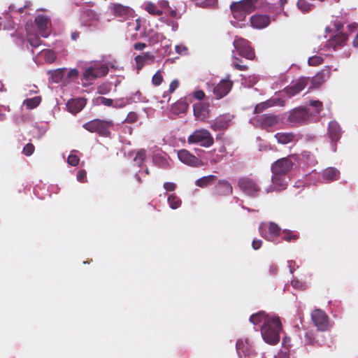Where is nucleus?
Instances as JSON below:
<instances>
[{
	"mask_svg": "<svg viewBox=\"0 0 358 358\" xmlns=\"http://www.w3.org/2000/svg\"><path fill=\"white\" fill-rule=\"evenodd\" d=\"M78 76V71L76 69H71L68 73L69 78H76Z\"/></svg>",
	"mask_w": 358,
	"mask_h": 358,
	"instance_id": "obj_60",
	"label": "nucleus"
},
{
	"mask_svg": "<svg viewBox=\"0 0 358 358\" xmlns=\"http://www.w3.org/2000/svg\"><path fill=\"white\" fill-rule=\"evenodd\" d=\"M113 15L120 18V21L124 20L130 15L131 10L127 6L121 4H113L111 7Z\"/></svg>",
	"mask_w": 358,
	"mask_h": 358,
	"instance_id": "obj_23",
	"label": "nucleus"
},
{
	"mask_svg": "<svg viewBox=\"0 0 358 358\" xmlns=\"http://www.w3.org/2000/svg\"><path fill=\"white\" fill-rule=\"evenodd\" d=\"M297 6L302 12L307 13L312 10L313 5L306 0H299Z\"/></svg>",
	"mask_w": 358,
	"mask_h": 358,
	"instance_id": "obj_38",
	"label": "nucleus"
},
{
	"mask_svg": "<svg viewBox=\"0 0 358 358\" xmlns=\"http://www.w3.org/2000/svg\"><path fill=\"white\" fill-rule=\"evenodd\" d=\"M262 241L260 239H254L252 242V247L254 250H257L259 249L262 245Z\"/></svg>",
	"mask_w": 358,
	"mask_h": 358,
	"instance_id": "obj_55",
	"label": "nucleus"
},
{
	"mask_svg": "<svg viewBox=\"0 0 358 358\" xmlns=\"http://www.w3.org/2000/svg\"><path fill=\"white\" fill-rule=\"evenodd\" d=\"M339 175L340 173L336 169L329 167L324 171L322 177L324 180L331 182L338 180L339 178Z\"/></svg>",
	"mask_w": 358,
	"mask_h": 358,
	"instance_id": "obj_30",
	"label": "nucleus"
},
{
	"mask_svg": "<svg viewBox=\"0 0 358 358\" xmlns=\"http://www.w3.org/2000/svg\"><path fill=\"white\" fill-rule=\"evenodd\" d=\"M179 86V82L178 80L175 79L173 80L170 85H169V93H172Z\"/></svg>",
	"mask_w": 358,
	"mask_h": 358,
	"instance_id": "obj_54",
	"label": "nucleus"
},
{
	"mask_svg": "<svg viewBox=\"0 0 358 358\" xmlns=\"http://www.w3.org/2000/svg\"><path fill=\"white\" fill-rule=\"evenodd\" d=\"M80 161L79 157L73 154H70L67 158V162L69 165L76 166L78 164Z\"/></svg>",
	"mask_w": 358,
	"mask_h": 358,
	"instance_id": "obj_47",
	"label": "nucleus"
},
{
	"mask_svg": "<svg viewBox=\"0 0 358 358\" xmlns=\"http://www.w3.org/2000/svg\"><path fill=\"white\" fill-rule=\"evenodd\" d=\"M258 0H241L233 2L230 6L231 12L234 17L238 20H243L255 8V3Z\"/></svg>",
	"mask_w": 358,
	"mask_h": 358,
	"instance_id": "obj_2",
	"label": "nucleus"
},
{
	"mask_svg": "<svg viewBox=\"0 0 358 358\" xmlns=\"http://www.w3.org/2000/svg\"><path fill=\"white\" fill-rule=\"evenodd\" d=\"M35 148L32 143H27L23 148L22 153L26 156L31 155L34 152Z\"/></svg>",
	"mask_w": 358,
	"mask_h": 358,
	"instance_id": "obj_48",
	"label": "nucleus"
},
{
	"mask_svg": "<svg viewBox=\"0 0 358 358\" xmlns=\"http://www.w3.org/2000/svg\"><path fill=\"white\" fill-rule=\"evenodd\" d=\"M233 44L240 56L250 60H253L255 58L254 49L250 46L248 40L236 37Z\"/></svg>",
	"mask_w": 358,
	"mask_h": 358,
	"instance_id": "obj_6",
	"label": "nucleus"
},
{
	"mask_svg": "<svg viewBox=\"0 0 358 358\" xmlns=\"http://www.w3.org/2000/svg\"><path fill=\"white\" fill-rule=\"evenodd\" d=\"M310 105L317 108V113H320L322 109V103L320 101H313Z\"/></svg>",
	"mask_w": 358,
	"mask_h": 358,
	"instance_id": "obj_56",
	"label": "nucleus"
},
{
	"mask_svg": "<svg viewBox=\"0 0 358 358\" xmlns=\"http://www.w3.org/2000/svg\"><path fill=\"white\" fill-rule=\"evenodd\" d=\"M64 76V69H57L52 74V79L54 83H59Z\"/></svg>",
	"mask_w": 358,
	"mask_h": 358,
	"instance_id": "obj_43",
	"label": "nucleus"
},
{
	"mask_svg": "<svg viewBox=\"0 0 358 358\" xmlns=\"http://www.w3.org/2000/svg\"><path fill=\"white\" fill-rule=\"evenodd\" d=\"M294 155H291L286 157H282L278 159L271 165V171L273 174H282L286 175L289 172L294 166V162L292 158Z\"/></svg>",
	"mask_w": 358,
	"mask_h": 358,
	"instance_id": "obj_10",
	"label": "nucleus"
},
{
	"mask_svg": "<svg viewBox=\"0 0 358 358\" xmlns=\"http://www.w3.org/2000/svg\"><path fill=\"white\" fill-rule=\"evenodd\" d=\"M87 172L85 170H80L77 174V180L80 182H86Z\"/></svg>",
	"mask_w": 358,
	"mask_h": 358,
	"instance_id": "obj_52",
	"label": "nucleus"
},
{
	"mask_svg": "<svg viewBox=\"0 0 358 358\" xmlns=\"http://www.w3.org/2000/svg\"><path fill=\"white\" fill-rule=\"evenodd\" d=\"M323 62V59L320 56H313L310 57L308 60V63L310 66H316L320 64H321Z\"/></svg>",
	"mask_w": 358,
	"mask_h": 358,
	"instance_id": "obj_44",
	"label": "nucleus"
},
{
	"mask_svg": "<svg viewBox=\"0 0 358 358\" xmlns=\"http://www.w3.org/2000/svg\"><path fill=\"white\" fill-rule=\"evenodd\" d=\"M310 117V113L306 108H296L289 112L287 122L294 125H301L306 123Z\"/></svg>",
	"mask_w": 358,
	"mask_h": 358,
	"instance_id": "obj_11",
	"label": "nucleus"
},
{
	"mask_svg": "<svg viewBox=\"0 0 358 358\" xmlns=\"http://www.w3.org/2000/svg\"><path fill=\"white\" fill-rule=\"evenodd\" d=\"M241 59H240L236 56L232 57L231 66L234 69L238 71H247L248 70V66L247 65L241 64Z\"/></svg>",
	"mask_w": 358,
	"mask_h": 358,
	"instance_id": "obj_36",
	"label": "nucleus"
},
{
	"mask_svg": "<svg viewBox=\"0 0 358 358\" xmlns=\"http://www.w3.org/2000/svg\"><path fill=\"white\" fill-rule=\"evenodd\" d=\"M285 101L278 98L268 99L266 101L261 102L256 105L254 109L255 114H259L274 106H284Z\"/></svg>",
	"mask_w": 358,
	"mask_h": 358,
	"instance_id": "obj_17",
	"label": "nucleus"
},
{
	"mask_svg": "<svg viewBox=\"0 0 358 358\" xmlns=\"http://www.w3.org/2000/svg\"><path fill=\"white\" fill-rule=\"evenodd\" d=\"M285 235L283 236V239L287 242L295 241L299 238L298 235L294 234L292 231H285Z\"/></svg>",
	"mask_w": 358,
	"mask_h": 358,
	"instance_id": "obj_45",
	"label": "nucleus"
},
{
	"mask_svg": "<svg viewBox=\"0 0 358 358\" xmlns=\"http://www.w3.org/2000/svg\"><path fill=\"white\" fill-rule=\"evenodd\" d=\"M27 41L30 45L34 48H37L41 45L42 41L40 37L34 34H29L27 36Z\"/></svg>",
	"mask_w": 358,
	"mask_h": 358,
	"instance_id": "obj_39",
	"label": "nucleus"
},
{
	"mask_svg": "<svg viewBox=\"0 0 358 358\" xmlns=\"http://www.w3.org/2000/svg\"><path fill=\"white\" fill-rule=\"evenodd\" d=\"M48 18L43 15H38L35 18V24L40 31H45L47 28Z\"/></svg>",
	"mask_w": 358,
	"mask_h": 358,
	"instance_id": "obj_34",
	"label": "nucleus"
},
{
	"mask_svg": "<svg viewBox=\"0 0 358 358\" xmlns=\"http://www.w3.org/2000/svg\"><path fill=\"white\" fill-rule=\"evenodd\" d=\"M310 82L309 78H301L295 83H292L290 86L285 89V92L289 96H294L302 91L308 83Z\"/></svg>",
	"mask_w": 358,
	"mask_h": 358,
	"instance_id": "obj_15",
	"label": "nucleus"
},
{
	"mask_svg": "<svg viewBox=\"0 0 358 358\" xmlns=\"http://www.w3.org/2000/svg\"><path fill=\"white\" fill-rule=\"evenodd\" d=\"M194 96L198 100H202L205 97V93L202 90H196L194 92Z\"/></svg>",
	"mask_w": 358,
	"mask_h": 358,
	"instance_id": "obj_57",
	"label": "nucleus"
},
{
	"mask_svg": "<svg viewBox=\"0 0 358 358\" xmlns=\"http://www.w3.org/2000/svg\"><path fill=\"white\" fill-rule=\"evenodd\" d=\"M155 57L150 52L135 57L134 61L136 64V69L140 71L145 65L154 62Z\"/></svg>",
	"mask_w": 358,
	"mask_h": 358,
	"instance_id": "obj_21",
	"label": "nucleus"
},
{
	"mask_svg": "<svg viewBox=\"0 0 358 358\" xmlns=\"http://www.w3.org/2000/svg\"><path fill=\"white\" fill-rule=\"evenodd\" d=\"M238 186L241 191L251 197L259 195L261 187L256 180L248 177H241L238 180Z\"/></svg>",
	"mask_w": 358,
	"mask_h": 358,
	"instance_id": "obj_5",
	"label": "nucleus"
},
{
	"mask_svg": "<svg viewBox=\"0 0 358 358\" xmlns=\"http://www.w3.org/2000/svg\"><path fill=\"white\" fill-rule=\"evenodd\" d=\"M252 121L257 127L269 131V129L278 124L280 118L278 115L268 113L257 116L254 117Z\"/></svg>",
	"mask_w": 358,
	"mask_h": 358,
	"instance_id": "obj_8",
	"label": "nucleus"
},
{
	"mask_svg": "<svg viewBox=\"0 0 358 358\" xmlns=\"http://www.w3.org/2000/svg\"><path fill=\"white\" fill-rule=\"evenodd\" d=\"M236 346L237 352L241 357L242 355L245 357L252 352L251 345L248 343V339L238 340Z\"/></svg>",
	"mask_w": 358,
	"mask_h": 358,
	"instance_id": "obj_27",
	"label": "nucleus"
},
{
	"mask_svg": "<svg viewBox=\"0 0 358 358\" xmlns=\"http://www.w3.org/2000/svg\"><path fill=\"white\" fill-rule=\"evenodd\" d=\"M167 201L170 208L174 210L178 208L182 204L181 199L176 194H170L168 196Z\"/></svg>",
	"mask_w": 358,
	"mask_h": 358,
	"instance_id": "obj_33",
	"label": "nucleus"
},
{
	"mask_svg": "<svg viewBox=\"0 0 358 358\" xmlns=\"http://www.w3.org/2000/svg\"><path fill=\"white\" fill-rule=\"evenodd\" d=\"M215 179H216L215 176L209 175L207 176H203V177L196 180L195 182V184L196 186L203 188V187H206L208 185H209Z\"/></svg>",
	"mask_w": 358,
	"mask_h": 358,
	"instance_id": "obj_31",
	"label": "nucleus"
},
{
	"mask_svg": "<svg viewBox=\"0 0 358 358\" xmlns=\"http://www.w3.org/2000/svg\"><path fill=\"white\" fill-rule=\"evenodd\" d=\"M250 23L252 27L263 29L270 23V18L264 15H255L250 17Z\"/></svg>",
	"mask_w": 358,
	"mask_h": 358,
	"instance_id": "obj_22",
	"label": "nucleus"
},
{
	"mask_svg": "<svg viewBox=\"0 0 358 358\" xmlns=\"http://www.w3.org/2000/svg\"><path fill=\"white\" fill-rule=\"evenodd\" d=\"M282 331V324L279 317H273L261 327L263 339L270 345H275L280 341V333Z\"/></svg>",
	"mask_w": 358,
	"mask_h": 358,
	"instance_id": "obj_1",
	"label": "nucleus"
},
{
	"mask_svg": "<svg viewBox=\"0 0 358 358\" xmlns=\"http://www.w3.org/2000/svg\"><path fill=\"white\" fill-rule=\"evenodd\" d=\"M329 76V72L327 70H323L318 72L314 77L310 79L313 87H319L327 78Z\"/></svg>",
	"mask_w": 358,
	"mask_h": 358,
	"instance_id": "obj_28",
	"label": "nucleus"
},
{
	"mask_svg": "<svg viewBox=\"0 0 358 358\" xmlns=\"http://www.w3.org/2000/svg\"><path fill=\"white\" fill-rule=\"evenodd\" d=\"M348 39V35L343 33L338 34L334 36L329 41V46L331 47L334 50L344 46Z\"/></svg>",
	"mask_w": 358,
	"mask_h": 358,
	"instance_id": "obj_24",
	"label": "nucleus"
},
{
	"mask_svg": "<svg viewBox=\"0 0 358 358\" xmlns=\"http://www.w3.org/2000/svg\"><path fill=\"white\" fill-rule=\"evenodd\" d=\"M232 87L233 82L230 80V76L228 75L226 79L222 80L214 86L213 92L217 99H221L231 91Z\"/></svg>",
	"mask_w": 358,
	"mask_h": 358,
	"instance_id": "obj_13",
	"label": "nucleus"
},
{
	"mask_svg": "<svg viewBox=\"0 0 358 358\" xmlns=\"http://www.w3.org/2000/svg\"><path fill=\"white\" fill-rule=\"evenodd\" d=\"M114 126L112 121L94 119L83 124V128L90 132L98 133L100 136L108 137L110 134V129Z\"/></svg>",
	"mask_w": 358,
	"mask_h": 358,
	"instance_id": "obj_3",
	"label": "nucleus"
},
{
	"mask_svg": "<svg viewBox=\"0 0 358 358\" xmlns=\"http://www.w3.org/2000/svg\"><path fill=\"white\" fill-rule=\"evenodd\" d=\"M292 285L294 287H296V288H300L302 287V284L299 281L295 280L292 281Z\"/></svg>",
	"mask_w": 358,
	"mask_h": 358,
	"instance_id": "obj_62",
	"label": "nucleus"
},
{
	"mask_svg": "<svg viewBox=\"0 0 358 358\" xmlns=\"http://www.w3.org/2000/svg\"><path fill=\"white\" fill-rule=\"evenodd\" d=\"M175 49L176 51L179 54H185L187 51V48L182 45H176Z\"/></svg>",
	"mask_w": 358,
	"mask_h": 358,
	"instance_id": "obj_59",
	"label": "nucleus"
},
{
	"mask_svg": "<svg viewBox=\"0 0 358 358\" xmlns=\"http://www.w3.org/2000/svg\"><path fill=\"white\" fill-rule=\"evenodd\" d=\"M164 188L167 191V192H173L176 189V185L173 182H166L164 183Z\"/></svg>",
	"mask_w": 358,
	"mask_h": 358,
	"instance_id": "obj_53",
	"label": "nucleus"
},
{
	"mask_svg": "<svg viewBox=\"0 0 358 358\" xmlns=\"http://www.w3.org/2000/svg\"><path fill=\"white\" fill-rule=\"evenodd\" d=\"M108 71L109 69L106 64H95L85 69L83 73V79L86 81H92L106 76Z\"/></svg>",
	"mask_w": 358,
	"mask_h": 358,
	"instance_id": "obj_7",
	"label": "nucleus"
},
{
	"mask_svg": "<svg viewBox=\"0 0 358 358\" xmlns=\"http://www.w3.org/2000/svg\"><path fill=\"white\" fill-rule=\"evenodd\" d=\"M147 47V45L145 43H136L134 45V48L136 50H143Z\"/></svg>",
	"mask_w": 358,
	"mask_h": 358,
	"instance_id": "obj_58",
	"label": "nucleus"
},
{
	"mask_svg": "<svg viewBox=\"0 0 358 358\" xmlns=\"http://www.w3.org/2000/svg\"><path fill=\"white\" fill-rule=\"evenodd\" d=\"M145 10L152 15L159 16L162 15V10L158 9V8L153 3H149L147 4Z\"/></svg>",
	"mask_w": 358,
	"mask_h": 358,
	"instance_id": "obj_40",
	"label": "nucleus"
},
{
	"mask_svg": "<svg viewBox=\"0 0 358 358\" xmlns=\"http://www.w3.org/2000/svg\"><path fill=\"white\" fill-rule=\"evenodd\" d=\"M273 316H269L264 311H260L257 313L253 314L250 317V322L254 325H259L262 323L264 325L268 322Z\"/></svg>",
	"mask_w": 358,
	"mask_h": 358,
	"instance_id": "obj_26",
	"label": "nucleus"
},
{
	"mask_svg": "<svg viewBox=\"0 0 358 358\" xmlns=\"http://www.w3.org/2000/svg\"><path fill=\"white\" fill-rule=\"evenodd\" d=\"M217 0H205L200 3V6L203 8H217Z\"/></svg>",
	"mask_w": 358,
	"mask_h": 358,
	"instance_id": "obj_41",
	"label": "nucleus"
},
{
	"mask_svg": "<svg viewBox=\"0 0 358 358\" xmlns=\"http://www.w3.org/2000/svg\"><path fill=\"white\" fill-rule=\"evenodd\" d=\"M194 114L196 117H199L201 115V110L199 106H194Z\"/></svg>",
	"mask_w": 358,
	"mask_h": 358,
	"instance_id": "obj_61",
	"label": "nucleus"
},
{
	"mask_svg": "<svg viewBox=\"0 0 358 358\" xmlns=\"http://www.w3.org/2000/svg\"><path fill=\"white\" fill-rule=\"evenodd\" d=\"M311 320L317 330L321 331L329 329V318L327 313L321 309H315L311 313Z\"/></svg>",
	"mask_w": 358,
	"mask_h": 358,
	"instance_id": "obj_9",
	"label": "nucleus"
},
{
	"mask_svg": "<svg viewBox=\"0 0 358 358\" xmlns=\"http://www.w3.org/2000/svg\"><path fill=\"white\" fill-rule=\"evenodd\" d=\"M222 157L215 153H209L208 160L211 164H215L222 160Z\"/></svg>",
	"mask_w": 358,
	"mask_h": 358,
	"instance_id": "obj_49",
	"label": "nucleus"
},
{
	"mask_svg": "<svg viewBox=\"0 0 358 358\" xmlns=\"http://www.w3.org/2000/svg\"><path fill=\"white\" fill-rule=\"evenodd\" d=\"M189 104L184 100H179L171 107V111L173 114L179 115L187 112Z\"/></svg>",
	"mask_w": 358,
	"mask_h": 358,
	"instance_id": "obj_29",
	"label": "nucleus"
},
{
	"mask_svg": "<svg viewBox=\"0 0 358 358\" xmlns=\"http://www.w3.org/2000/svg\"><path fill=\"white\" fill-rule=\"evenodd\" d=\"M352 45L355 48L358 47V31H357V34L355 38H354V40L352 41Z\"/></svg>",
	"mask_w": 358,
	"mask_h": 358,
	"instance_id": "obj_64",
	"label": "nucleus"
},
{
	"mask_svg": "<svg viewBox=\"0 0 358 358\" xmlns=\"http://www.w3.org/2000/svg\"><path fill=\"white\" fill-rule=\"evenodd\" d=\"M88 17L89 20L94 21H97L99 20L98 15L96 13L92 10H85L83 15V18Z\"/></svg>",
	"mask_w": 358,
	"mask_h": 358,
	"instance_id": "obj_46",
	"label": "nucleus"
},
{
	"mask_svg": "<svg viewBox=\"0 0 358 358\" xmlns=\"http://www.w3.org/2000/svg\"><path fill=\"white\" fill-rule=\"evenodd\" d=\"M138 120V115L135 112H129L124 120L125 122L134 123Z\"/></svg>",
	"mask_w": 358,
	"mask_h": 358,
	"instance_id": "obj_50",
	"label": "nucleus"
},
{
	"mask_svg": "<svg viewBox=\"0 0 358 358\" xmlns=\"http://www.w3.org/2000/svg\"><path fill=\"white\" fill-rule=\"evenodd\" d=\"M145 159V151L144 150H138L134 159V162L138 167H141Z\"/></svg>",
	"mask_w": 358,
	"mask_h": 358,
	"instance_id": "obj_37",
	"label": "nucleus"
},
{
	"mask_svg": "<svg viewBox=\"0 0 358 358\" xmlns=\"http://www.w3.org/2000/svg\"><path fill=\"white\" fill-rule=\"evenodd\" d=\"M190 144H199L202 147L208 148L213 145L214 139L210 131L205 129H196L187 138Z\"/></svg>",
	"mask_w": 358,
	"mask_h": 358,
	"instance_id": "obj_4",
	"label": "nucleus"
},
{
	"mask_svg": "<svg viewBox=\"0 0 358 358\" xmlns=\"http://www.w3.org/2000/svg\"><path fill=\"white\" fill-rule=\"evenodd\" d=\"M86 103L87 99L85 98L72 99L67 102L66 107L71 113L76 115L83 110Z\"/></svg>",
	"mask_w": 358,
	"mask_h": 358,
	"instance_id": "obj_19",
	"label": "nucleus"
},
{
	"mask_svg": "<svg viewBox=\"0 0 358 358\" xmlns=\"http://www.w3.org/2000/svg\"><path fill=\"white\" fill-rule=\"evenodd\" d=\"M273 186L266 189V193H270L273 191H281L286 188L287 182L285 176L282 174H273L272 176Z\"/></svg>",
	"mask_w": 358,
	"mask_h": 358,
	"instance_id": "obj_16",
	"label": "nucleus"
},
{
	"mask_svg": "<svg viewBox=\"0 0 358 358\" xmlns=\"http://www.w3.org/2000/svg\"><path fill=\"white\" fill-rule=\"evenodd\" d=\"M233 187L226 180H220L214 187V194L217 196H226L232 194Z\"/></svg>",
	"mask_w": 358,
	"mask_h": 358,
	"instance_id": "obj_18",
	"label": "nucleus"
},
{
	"mask_svg": "<svg viewBox=\"0 0 358 358\" xmlns=\"http://www.w3.org/2000/svg\"><path fill=\"white\" fill-rule=\"evenodd\" d=\"M228 124L227 121L224 120V118L222 117H219L215 120V122L212 124L211 127L215 131L222 130L227 128Z\"/></svg>",
	"mask_w": 358,
	"mask_h": 358,
	"instance_id": "obj_35",
	"label": "nucleus"
},
{
	"mask_svg": "<svg viewBox=\"0 0 358 358\" xmlns=\"http://www.w3.org/2000/svg\"><path fill=\"white\" fill-rule=\"evenodd\" d=\"M274 137L278 143L282 145L296 142L298 141L296 135L293 132H278L275 134Z\"/></svg>",
	"mask_w": 358,
	"mask_h": 358,
	"instance_id": "obj_25",
	"label": "nucleus"
},
{
	"mask_svg": "<svg viewBox=\"0 0 358 358\" xmlns=\"http://www.w3.org/2000/svg\"><path fill=\"white\" fill-rule=\"evenodd\" d=\"M280 231V227L274 222H262L259 227L260 235L268 241H273L279 236Z\"/></svg>",
	"mask_w": 358,
	"mask_h": 358,
	"instance_id": "obj_12",
	"label": "nucleus"
},
{
	"mask_svg": "<svg viewBox=\"0 0 358 358\" xmlns=\"http://www.w3.org/2000/svg\"><path fill=\"white\" fill-rule=\"evenodd\" d=\"M163 80V76L160 71H157L152 78V83L155 86L160 85L162 83Z\"/></svg>",
	"mask_w": 358,
	"mask_h": 358,
	"instance_id": "obj_42",
	"label": "nucleus"
},
{
	"mask_svg": "<svg viewBox=\"0 0 358 358\" xmlns=\"http://www.w3.org/2000/svg\"><path fill=\"white\" fill-rule=\"evenodd\" d=\"M341 128L338 123L335 121H331L329 123L328 127V135L331 138V141L333 143H334V146L336 147V143L339 141L341 137Z\"/></svg>",
	"mask_w": 358,
	"mask_h": 358,
	"instance_id": "obj_20",
	"label": "nucleus"
},
{
	"mask_svg": "<svg viewBox=\"0 0 358 358\" xmlns=\"http://www.w3.org/2000/svg\"><path fill=\"white\" fill-rule=\"evenodd\" d=\"M41 97L39 96L27 99L24 101L23 105L25 106L27 109H34L41 103Z\"/></svg>",
	"mask_w": 358,
	"mask_h": 358,
	"instance_id": "obj_32",
	"label": "nucleus"
},
{
	"mask_svg": "<svg viewBox=\"0 0 358 358\" xmlns=\"http://www.w3.org/2000/svg\"><path fill=\"white\" fill-rule=\"evenodd\" d=\"M98 101L99 103L103 104L107 106H111L113 103V101L111 99H108L106 97L100 96L98 98Z\"/></svg>",
	"mask_w": 358,
	"mask_h": 358,
	"instance_id": "obj_51",
	"label": "nucleus"
},
{
	"mask_svg": "<svg viewBox=\"0 0 358 358\" xmlns=\"http://www.w3.org/2000/svg\"><path fill=\"white\" fill-rule=\"evenodd\" d=\"M178 159L184 164L192 166H201L203 164L201 159L192 155L187 150H180L178 152Z\"/></svg>",
	"mask_w": 358,
	"mask_h": 358,
	"instance_id": "obj_14",
	"label": "nucleus"
},
{
	"mask_svg": "<svg viewBox=\"0 0 358 358\" xmlns=\"http://www.w3.org/2000/svg\"><path fill=\"white\" fill-rule=\"evenodd\" d=\"M48 55V58L49 59V62H52L55 59V56L54 52L49 51Z\"/></svg>",
	"mask_w": 358,
	"mask_h": 358,
	"instance_id": "obj_63",
	"label": "nucleus"
}]
</instances>
